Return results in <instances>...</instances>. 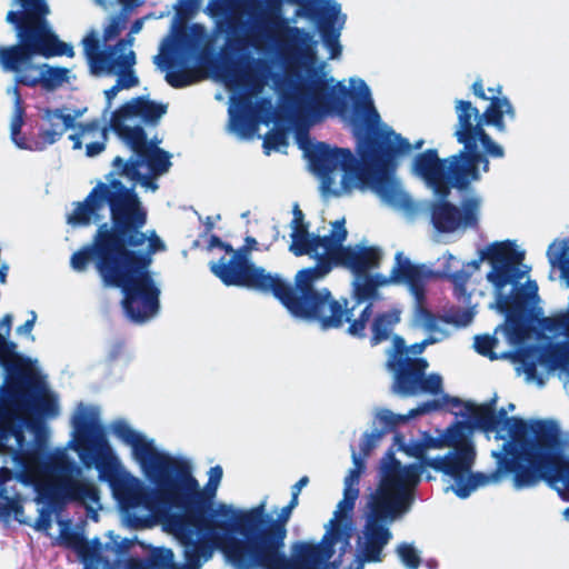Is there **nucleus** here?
<instances>
[{
	"mask_svg": "<svg viewBox=\"0 0 569 569\" xmlns=\"http://www.w3.org/2000/svg\"><path fill=\"white\" fill-rule=\"evenodd\" d=\"M81 44L93 76L117 77L116 83L104 90L106 107L101 117L132 154L127 160L117 156L106 181H99L68 216L67 221L73 227L99 224L92 241L72 253L70 266L76 272H84L92 263L104 287L120 288L127 316H158L161 280L149 268L152 256L164 251L166 244L153 230L141 231L147 211L136 193V186L156 192L157 180L172 166L171 154L159 148L160 141L148 140L143 129V126H156L167 112V106L136 97L111 111L119 91L139 84L136 56L116 58L100 52V38L94 30Z\"/></svg>",
	"mask_w": 569,
	"mask_h": 569,
	"instance_id": "f257e3e1",
	"label": "nucleus"
},
{
	"mask_svg": "<svg viewBox=\"0 0 569 569\" xmlns=\"http://www.w3.org/2000/svg\"><path fill=\"white\" fill-rule=\"evenodd\" d=\"M351 86L356 80H351ZM348 88L326 70L296 72L288 56L287 132L293 129L299 148L311 171L320 179L325 194L333 189L335 173L342 171L341 190L370 187L381 199L395 200L397 156L410 149L409 140L389 127H379L367 83Z\"/></svg>",
	"mask_w": 569,
	"mask_h": 569,
	"instance_id": "f03ea898",
	"label": "nucleus"
},
{
	"mask_svg": "<svg viewBox=\"0 0 569 569\" xmlns=\"http://www.w3.org/2000/svg\"><path fill=\"white\" fill-rule=\"evenodd\" d=\"M108 429L130 447L142 473L157 486L134 530L162 526L180 541L188 565L196 569L210 560L217 549L236 569H284V507L274 510L276 517L266 512L264 500L242 510L237 532L246 540L226 539L221 528L193 517L204 498L189 458L159 448L154 439L126 419L113 420Z\"/></svg>",
	"mask_w": 569,
	"mask_h": 569,
	"instance_id": "7ed1b4c3",
	"label": "nucleus"
},
{
	"mask_svg": "<svg viewBox=\"0 0 569 569\" xmlns=\"http://www.w3.org/2000/svg\"><path fill=\"white\" fill-rule=\"evenodd\" d=\"M511 441L502 446L503 452H493L497 467L491 472H471L452 490L461 499L468 498L479 487L500 483L505 476L512 475L517 490L532 488L545 481L556 488L557 451L559 428L552 420L527 421L512 417Z\"/></svg>",
	"mask_w": 569,
	"mask_h": 569,
	"instance_id": "20e7f679",
	"label": "nucleus"
},
{
	"mask_svg": "<svg viewBox=\"0 0 569 569\" xmlns=\"http://www.w3.org/2000/svg\"><path fill=\"white\" fill-rule=\"evenodd\" d=\"M16 480L32 487L34 501L40 506L32 527L48 532L53 518H58L66 503L77 501L86 507L87 516L98 521L102 509L101 492L98 486L80 479L82 469L69 456L66 448H56L52 453L34 455L31 460H17Z\"/></svg>",
	"mask_w": 569,
	"mask_h": 569,
	"instance_id": "39448f33",
	"label": "nucleus"
},
{
	"mask_svg": "<svg viewBox=\"0 0 569 569\" xmlns=\"http://www.w3.org/2000/svg\"><path fill=\"white\" fill-rule=\"evenodd\" d=\"M21 12L9 11L7 21L16 26L20 44L0 47V66L3 71L12 72L17 84L33 87L38 83L54 89L71 77V70L36 63L34 56L73 57L72 44L59 40L46 19L50 9L46 0H18Z\"/></svg>",
	"mask_w": 569,
	"mask_h": 569,
	"instance_id": "423d86ee",
	"label": "nucleus"
},
{
	"mask_svg": "<svg viewBox=\"0 0 569 569\" xmlns=\"http://www.w3.org/2000/svg\"><path fill=\"white\" fill-rule=\"evenodd\" d=\"M343 242L333 244L330 254L319 256L313 267L298 271L293 286L287 282V311L297 319L317 323L322 330L341 329L347 311L328 288L318 289L316 281L328 274L333 266L361 278L378 269L382 260L378 247L343 246Z\"/></svg>",
	"mask_w": 569,
	"mask_h": 569,
	"instance_id": "0eeeda50",
	"label": "nucleus"
},
{
	"mask_svg": "<svg viewBox=\"0 0 569 569\" xmlns=\"http://www.w3.org/2000/svg\"><path fill=\"white\" fill-rule=\"evenodd\" d=\"M71 426L74 450L81 462L88 469H97L99 479L108 482L122 523L133 529L147 510L157 487H148L122 465L100 425L99 407L79 403L71 417Z\"/></svg>",
	"mask_w": 569,
	"mask_h": 569,
	"instance_id": "6e6552de",
	"label": "nucleus"
},
{
	"mask_svg": "<svg viewBox=\"0 0 569 569\" xmlns=\"http://www.w3.org/2000/svg\"><path fill=\"white\" fill-rule=\"evenodd\" d=\"M219 80L231 92L228 109V131L240 140H251L261 123L271 126L263 138L266 154L284 152V87L278 83L279 106L273 108L271 98L262 96V79L241 60L224 58L214 66Z\"/></svg>",
	"mask_w": 569,
	"mask_h": 569,
	"instance_id": "1a4fd4ad",
	"label": "nucleus"
},
{
	"mask_svg": "<svg viewBox=\"0 0 569 569\" xmlns=\"http://www.w3.org/2000/svg\"><path fill=\"white\" fill-rule=\"evenodd\" d=\"M11 412L0 422V451L9 453L11 461L31 460L34 455L52 453L44 448L48 432L44 420L60 415L58 396L44 385L17 388L9 395Z\"/></svg>",
	"mask_w": 569,
	"mask_h": 569,
	"instance_id": "9d476101",
	"label": "nucleus"
},
{
	"mask_svg": "<svg viewBox=\"0 0 569 569\" xmlns=\"http://www.w3.org/2000/svg\"><path fill=\"white\" fill-rule=\"evenodd\" d=\"M293 6L292 17L287 18V50L291 66L296 72L311 69L325 70L326 64L318 62V41L311 31L295 26L298 19L309 21L320 36L323 46L329 50V59L341 56L340 37L347 21L341 6L336 0H287Z\"/></svg>",
	"mask_w": 569,
	"mask_h": 569,
	"instance_id": "9b49d317",
	"label": "nucleus"
},
{
	"mask_svg": "<svg viewBox=\"0 0 569 569\" xmlns=\"http://www.w3.org/2000/svg\"><path fill=\"white\" fill-rule=\"evenodd\" d=\"M202 0H179L177 16L192 14L199 10ZM282 0H209L204 9L216 22L219 32L229 33L240 16L246 18L247 34L259 49L277 47L284 50V18Z\"/></svg>",
	"mask_w": 569,
	"mask_h": 569,
	"instance_id": "f8f14e48",
	"label": "nucleus"
},
{
	"mask_svg": "<svg viewBox=\"0 0 569 569\" xmlns=\"http://www.w3.org/2000/svg\"><path fill=\"white\" fill-rule=\"evenodd\" d=\"M457 126L455 137L463 146L459 151L477 168L488 172L490 163L488 157L503 158V148L495 142L486 132L483 126H493L499 132L506 131L503 116L510 120L516 118V110L507 97H492L483 113L473 107L470 101H456Z\"/></svg>",
	"mask_w": 569,
	"mask_h": 569,
	"instance_id": "ddd939ff",
	"label": "nucleus"
},
{
	"mask_svg": "<svg viewBox=\"0 0 569 569\" xmlns=\"http://www.w3.org/2000/svg\"><path fill=\"white\" fill-rule=\"evenodd\" d=\"M351 298L356 305L366 303L363 309L355 317V306L348 308V299L339 300L346 306L343 326L348 323L346 332L359 340H368L371 347L389 341L391 331L401 321V309L398 307L373 312V305L380 299V293L367 276L355 278L351 283Z\"/></svg>",
	"mask_w": 569,
	"mask_h": 569,
	"instance_id": "4468645a",
	"label": "nucleus"
},
{
	"mask_svg": "<svg viewBox=\"0 0 569 569\" xmlns=\"http://www.w3.org/2000/svg\"><path fill=\"white\" fill-rule=\"evenodd\" d=\"M481 259H488L492 266V270L488 272L487 279L498 292L499 308L507 315L510 335L517 339H522L526 329L522 318L517 317V315L525 310V298L520 293L503 296L502 290L507 284L521 277L518 272V266L522 263L525 252L517 250L512 241L506 240L493 242L482 253Z\"/></svg>",
	"mask_w": 569,
	"mask_h": 569,
	"instance_id": "2eb2a0df",
	"label": "nucleus"
},
{
	"mask_svg": "<svg viewBox=\"0 0 569 569\" xmlns=\"http://www.w3.org/2000/svg\"><path fill=\"white\" fill-rule=\"evenodd\" d=\"M216 36L208 32L200 23L179 28L174 34L166 37L159 47V53L153 57L156 67L166 71V81L173 88H186L196 83L199 78L191 70L172 69L177 56H198L204 58L214 52Z\"/></svg>",
	"mask_w": 569,
	"mask_h": 569,
	"instance_id": "dca6fc26",
	"label": "nucleus"
},
{
	"mask_svg": "<svg viewBox=\"0 0 569 569\" xmlns=\"http://www.w3.org/2000/svg\"><path fill=\"white\" fill-rule=\"evenodd\" d=\"M413 172L422 178L439 196L447 199L450 190H466L480 179V170L460 152L440 159L437 149L418 153L412 162Z\"/></svg>",
	"mask_w": 569,
	"mask_h": 569,
	"instance_id": "f3484780",
	"label": "nucleus"
},
{
	"mask_svg": "<svg viewBox=\"0 0 569 569\" xmlns=\"http://www.w3.org/2000/svg\"><path fill=\"white\" fill-rule=\"evenodd\" d=\"M370 281L379 288L393 284H406L415 298L413 321L428 332L440 331L439 318L427 307L426 289L428 282L435 277V273L425 264H415L403 252L399 251L395 256V264L389 276L381 273L367 274Z\"/></svg>",
	"mask_w": 569,
	"mask_h": 569,
	"instance_id": "a211bd4d",
	"label": "nucleus"
},
{
	"mask_svg": "<svg viewBox=\"0 0 569 569\" xmlns=\"http://www.w3.org/2000/svg\"><path fill=\"white\" fill-rule=\"evenodd\" d=\"M421 469L417 463L402 466L389 450L382 460L381 482L371 501L407 511L412 501V489L420 482Z\"/></svg>",
	"mask_w": 569,
	"mask_h": 569,
	"instance_id": "6ab92c4d",
	"label": "nucleus"
},
{
	"mask_svg": "<svg viewBox=\"0 0 569 569\" xmlns=\"http://www.w3.org/2000/svg\"><path fill=\"white\" fill-rule=\"evenodd\" d=\"M369 508L370 511L363 528L362 553L367 561L378 562L381 561V552L385 546L391 539L387 522L395 520L405 511L387 507L382 502L376 503L372 501H370Z\"/></svg>",
	"mask_w": 569,
	"mask_h": 569,
	"instance_id": "aec40b11",
	"label": "nucleus"
},
{
	"mask_svg": "<svg viewBox=\"0 0 569 569\" xmlns=\"http://www.w3.org/2000/svg\"><path fill=\"white\" fill-rule=\"evenodd\" d=\"M480 202L477 198H468L462 202V211L453 203L441 199L431 208V222L442 233L456 231L459 227L478 228Z\"/></svg>",
	"mask_w": 569,
	"mask_h": 569,
	"instance_id": "412c9836",
	"label": "nucleus"
},
{
	"mask_svg": "<svg viewBox=\"0 0 569 569\" xmlns=\"http://www.w3.org/2000/svg\"><path fill=\"white\" fill-rule=\"evenodd\" d=\"M345 218L336 220L332 223V229L327 236L310 234L307 229L291 230V243L289 250L296 256L309 254L318 260L321 254H330L333 244H339L340 241H346L348 232L345 227Z\"/></svg>",
	"mask_w": 569,
	"mask_h": 569,
	"instance_id": "4be33fe9",
	"label": "nucleus"
},
{
	"mask_svg": "<svg viewBox=\"0 0 569 569\" xmlns=\"http://www.w3.org/2000/svg\"><path fill=\"white\" fill-rule=\"evenodd\" d=\"M451 446L453 450L443 457L432 458L428 463L429 468L451 477L455 480V486H459L473 466L476 451L472 443L467 440L458 441L456 439L455 445Z\"/></svg>",
	"mask_w": 569,
	"mask_h": 569,
	"instance_id": "5701e85b",
	"label": "nucleus"
},
{
	"mask_svg": "<svg viewBox=\"0 0 569 569\" xmlns=\"http://www.w3.org/2000/svg\"><path fill=\"white\" fill-rule=\"evenodd\" d=\"M336 538L325 535L320 543L295 542L296 560L287 557V569H328L327 563L335 555Z\"/></svg>",
	"mask_w": 569,
	"mask_h": 569,
	"instance_id": "b1692460",
	"label": "nucleus"
},
{
	"mask_svg": "<svg viewBox=\"0 0 569 569\" xmlns=\"http://www.w3.org/2000/svg\"><path fill=\"white\" fill-rule=\"evenodd\" d=\"M252 266L250 250H232L217 261L209 262L210 271L226 286L243 287Z\"/></svg>",
	"mask_w": 569,
	"mask_h": 569,
	"instance_id": "393cba45",
	"label": "nucleus"
},
{
	"mask_svg": "<svg viewBox=\"0 0 569 569\" xmlns=\"http://www.w3.org/2000/svg\"><path fill=\"white\" fill-rule=\"evenodd\" d=\"M387 369L393 375L392 390L403 397L416 396L420 378L429 363L425 358H406L387 361Z\"/></svg>",
	"mask_w": 569,
	"mask_h": 569,
	"instance_id": "a878e982",
	"label": "nucleus"
},
{
	"mask_svg": "<svg viewBox=\"0 0 569 569\" xmlns=\"http://www.w3.org/2000/svg\"><path fill=\"white\" fill-rule=\"evenodd\" d=\"M465 408L471 423L485 432L507 430L511 438L512 421H508L512 417L507 416V411L501 408L496 411V399L482 405L466 402Z\"/></svg>",
	"mask_w": 569,
	"mask_h": 569,
	"instance_id": "bb28decb",
	"label": "nucleus"
},
{
	"mask_svg": "<svg viewBox=\"0 0 569 569\" xmlns=\"http://www.w3.org/2000/svg\"><path fill=\"white\" fill-rule=\"evenodd\" d=\"M8 266L3 263L0 269V281H6ZM13 317L7 313L0 320V370L3 377H12L20 371V356L17 352V345L9 340Z\"/></svg>",
	"mask_w": 569,
	"mask_h": 569,
	"instance_id": "cd10ccee",
	"label": "nucleus"
},
{
	"mask_svg": "<svg viewBox=\"0 0 569 569\" xmlns=\"http://www.w3.org/2000/svg\"><path fill=\"white\" fill-rule=\"evenodd\" d=\"M243 287L263 295H271L284 306V279L280 273L267 271L252 262Z\"/></svg>",
	"mask_w": 569,
	"mask_h": 569,
	"instance_id": "c85d7f7f",
	"label": "nucleus"
},
{
	"mask_svg": "<svg viewBox=\"0 0 569 569\" xmlns=\"http://www.w3.org/2000/svg\"><path fill=\"white\" fill-rule=\"evenodd\" d=\"M94 549L93 553L91 555L94 557L97 555V558L103 562L101 559V543L98 540L93 541ZM104 563H108L109 567L112 569H117L114 563H110L108 561H104ZM141 567L142 569H180L178 563L174 560V553L169 548H154L150 556H149V563L148 566L143 565L140 561L130 559L127 562L126 569H133V567Z\"/></svg>",
	"mask_w": 569,
	"mask_h": 569,
	"instance_id": "c756f323",
	"label": "nucleus"
},
{
	"mask_svg": "<svg viewBox=\"0 0 569 569\" xmlns=\"http://www.w3.org/2000/svg\"><path fill=\"white\" fill-rule=\"evenodd\" d=\"M81 114V112H72L69 108L47 110L44 118L50 128L43 131L42 137L50 144L57 142L67 130L76 128L74 121Z\"/></svg>",
	"mask_w": 569,
	"mask_h": 569,
	"instance_id": "7c9ffc66",
	"label": "nucleus"
},
{
	"mask_svg": "<svg viewBox=\"0 0 569 569\" xmlns=\"http://www.w3.org/2000/svg\"><path fill=\"white\" fill-rule=\"evenodd\" d=\"M241 511L242 509H239L233 505L222 502L217 503L212 509V518L220 522L219 525H214V527L222 529V532L226 535V539L233 538L230 532H237ZM209 523L211 525V522Z\"/></svg>",
	"mask_w": 569,
	"mask_h": 569,
	"instance_id": "2f4dec72",
	"label": "nucleus"
},
{
	"mask_svg": "<svg viewBox=\"0 0 569 569\" xmlns=\"http://www.w3.org/2000/svg\"><path fill=\"white\" fill-rule=\"evenodd\" d=\"M569 239L553 240L547 250V258L552 268H558L561 278L569 287Z\"/></svg>",
	"mask_w": 569,
	"mask_h": 569,
	"instance_id": "473e14b6",
	"label": "nucleus"
},
{
	"mask_svg": "<svg viewBox=\"0 0 569 569\" xmlns=\"http://www.w3.org/2000/svg\"><path fill=\"white\" fill-rule=\"evenodd\" d=\"M112 130L108 122L102 121V117L98 120H93L87 124H80L77 131L69 136L72 141V148L74 150L81 149L82 146L87 147V143L97 141L98 134L96 131H109Z\"/></svg>",
	"mask_w": 569,
	"mask_h": 569,
	"instance_id": "72a5a7b5",
	"label": "nucleus"
},
{
	"mask_svg": "<svg viewBox=\"0 0 569 569\" xmlns=\"http://www.w3.org/2000/svg\"><path fill=\"white\" fill-rule=\"evenodd\" d=\"M150 17L151 16H146L143 18L137 19L132 23L130 32L127 34L124 39L119 40L113 47H100V52L110 54L116 58L120 56L128 57L129 54L136 56L134 51L132 50V46L134 43V36L141 32L144 21Z\"/></svg>",
	"mask_w": 569,
	"mask_h": 569,
	"instance_id": "f704fd0d",
	"label": "nucleus"
},
{
	"mask_svg": "<svg viewBox=\"0 0 569 569\" xmlns=\"http://www.w3.org/2000/svg\"><path fill=\"white\" fill-rule=\"evenodd\" d=\"M563 501H569V457H566L558 445L556 488Z\"/></svg>",
	"mask_w": 569,
	"mask_h": 569,
	"instance_id": "c9c22d12",
	"label": "nucleus"
},
{
	"mask_svg": "<svg viewBox=\"0 0 569 569\" xmlns=\"http://www.w3.org/2000/svg\"><path fill=\"white\" fill-rule=\"evenodd\" d=\"M109 535V538H110V541L107 542V543H102L98 538H94L92 539L91 541H87L83 546H82V558H83V561L86 560L87 557L91 556L93 553V549H94V545H93V541L94 540H98L100 543H101V559L103 561H108L110 563H114L116 565V568L119 569L120 567V560L117 559L114 561H110L106 556H104V552H108V551H111L112 553H114L116 556H118L119 553V549H120V546L118 545L117 540L116 539H119V536H116V538L113 537L112 535V531H109L108 532Z\"/></svg>",
	"mask_w": 569,
	"mask_h": 569,
	"instance_id": "e433bc0d",
	"label": "nucleus"
},
{
	"mask_svg": "<svg viewBox=\"0 0 569 569\" xmlns=\"http://www.w3.org/2000/svg\"><path fill=\"white\" fill-rule=\"evenodd\" d=\"M128 19L129 12L128 9H126L124 7L118 14L111 16L108 20L107 26L103 29V42H108L118 37L120 32L126 28Z\"/></svg>",
	"mask_w": 569,
	"mask_h": 569,
	"instance_id": "4c0bfd02",
	"label": "nucleus"
},
{
	"mask_svg": "<svg viewBox=\"0 0 569 569\" xmlns=\"http://www.w3.org/2000/svg\"><path fill=\"white\" fill-rule=\"evenodd\" d=\"M0 499L3 500L2 509L9 515L13 513L16 519L20 522L28 523L21 519L24 510L22 506V499L19 493L10 495L6 487L0 486Z\"/></svg>",
	"mask_w": 569,
	"mask_h": 569,
	"instance_id": "58836bf2",
	"label": "nucleus"
},
{
	"mask_svg": "<svg viewBox=\"0 0 569 569\" xmlns=\"http://www.w3.org/2000/svg\"><path fill=\"white\" fill-rule=\"evenodd\" d=\"M396 552L401 560V562L408 569H418L421 565V558L417 551V549L408 542H401L398 545Z\"/></svg>",
	"mask_w": 569,
	"mask_h": 569,
	"instance_id": "ea45409f",
	"label": "nucleus"
},
{
	"mask_svg": "<svg viewBox=\"0 0 569 569\" xmlns=\"http://www.w3.org/2000/svg\"><path fill=\"white\" fill-rule=\"evenodd\" d=\"M442 391V378L438 373L422 375L418 382V393L438 395Z\"/></svg>",
	"mask_w": 569,
	"mask_h": 569,
	"instance_id": "a19ab883",
	"label": "nucleus"
},
{
	"mask_svg": "<svg viewBox=\"0 0 569 569\" xmlns=\"http://www.w3.org/2000/svg\"><path fill=\"white\" fill-rule=\"evenodd\" d=\"M498 345L497 338L490 335H480L475 337V349L476 351L489 358L490 360L498 359V356L493 352V348Z\"/></svg>",
	"mask_w": 569,
	"mask_h": 569,
	"instance_id": "79ce46f5",
	"label": "nucleus"
},
{
	"mask_svg": "<svg viewBox=\"0 0 569 569\" xmlns=\"http://www.w3.org/2000/svg\"><path fill=\"white\" fill-rule=\"evenodd\" d=\"M355 507V502L351 501L349 497L343 496V499L338 503V510L335 512V519L330 520V523L332 526L331 531L327 532L326 535H329V537L335 533L336 542L338 541L341 529L340 525L338 522V519L345 517L348 512H350Z\"/></svg>",
	"mask_w": 569,
	"mask_h": 569,
	"instance_id": "37998d69",
	"label": "nucleus"
},
{
	"mask_svg": "<svg viewBox=\"0 0 569 569\" xmlns=\"http://www.w3.org/2000/svg\"><path fill=\"white\" fill-rule=\"evenodd\" d=\"M445 277L453 284L455 295L458 298H465L467 293V284L470 279V273L465 270H457L451 273H446Z\"/></svg>",
	"mask_w": 569,
	"mask_h": 569,
	"instance_id": "c03bdc74",
	"label": "nucleus"
},
{
	"mask_svg": "<svg viewBox=\"0 0 569 569\" xmlns=\"http://www.w3.org/2000/svg\"><path fill=\"white\" fill-rule=\"evenodd\" d=\"M457 430H449L446 437H432L430 435L425 433L421 439L426 450L428 449H440L445 446L455 445V440L458 438Z\"/></svg>",
	"mask_w": 569,
	"mask_h": 569,
	"instance_id": "a18cd8bd",
	"label": "nucleus"
},
{
	"mask_svg": "<svg viewBox=\"0 0 569 569\" xmlns=\"http://www.w3.org/2000/svg\"><path fill=\"white\" fill-rule=\"evenodd\" d=\"M402 449L408 456L413 457L419 461L418 466L421 470L427 467L429 468L428 462H430L432 458L427 456V450L421 440L412 441L408 446L402 447Z\"/></svg>",
	"mask_w": 569,
	"mask_h": 569,
	"instance_id": "49530a36",
	"label": "nucleus"
},
{
	"mask_svg": "<svg viewBox=\"0 0 569 569\" xmlns=\"http://www.w3.org/2000/svg\"><path fill=\"white\" fill-rule=\"evenodd\" d=\"M389 340H391L392 342V350L389 353L387 361L395 360L396 362L409 358L407 355L408 347L406 345V341L401 336L395 333V329L391 331Z\"/></svg>",
	"mask_w": 569,
	"mask_h": 569,
	"instance_id": "de8ad7c7",
	"label": "nucleus"
},
{
	"mask_svg": "<svg viewBox=\"0 0 569 569\" xmlns=\"http://www.w3.org/2000/svg\"><path fill=\"white\" fill-rule=\"evenodd\" d=\"M21 373V370L14 375L18 376ZM1 376H3V372L1 371ZM3 378V385L0 386V389H3L6 392L2 397H0V420L6 421L11 412V406L9 405V395L11 391H13L14 389H17L18 387H14V388H11V389H7L6 388V385L8 383V380L10 378H13L12 377H8V378Z\"/></svg>",
	"mask_w": 569,
	"mask_h": 569,
	"instance_id": "09e8293b",
	"label": "nucleus"
},
{
	"mask_svg": "<svg viewBox=\"0 0 569 569\" xmlns=\"http://www.w3.org/2000/svg\"><path fill=\"white\" fill-rule=\"evenodd\" d=\"M96 134H98L97 141L87 143V147H86V156L89 158L99 156L106 149V146H107V141H108L107 131H96Z\"/></svg>",
	"mask_w": 569,
	"mask_h": 569,
	"instance_id": "8fccbe9b",
	"label": "nucleus"
},
{
	"mask_svg": "<svg viewBox=\"0 0 569 569\" xmlns=\"http://www.w3.org/2000/svg\"><path fill=\"white\" fill-rule=\"evenodd\" d=\"M352 460L355 467L349 470L348 475L345 478V487H357L360 480V475L363 469V462L360 458L353 452Z\"/></svg>",
	"mask_w": 569,
	"mask_h": 569,
	"instance_id": "3c124183",
	"label": "nucleus"
},
{
	"mask_svg": "<svg viewBox=\"0 0 569 569\" xmlns=\"http://www.w3.org/2000/svg\"><path fill=\"white\" fill-rule=\"evenodd\" d=\"M107 358L111 362L123 360V362L127 363L130 360V356L126 352L123 343L119 340H116L109 345Z\"/></svg>",
	"mask_w": 569,
	"mask_h": 569,
	"instance_id": "603ef678",
	"label": "nucleus"
},
{
	"mask_svg": "<svg viewBox=\"0 0 569 569\" xmlns=\"http://www.w3.org/2000/svg\"><path fill=\"white\" fill-rule=\"evenodd\" d=\"M378 421L380 423V429H378L380 432H383V436H386L389 432L396 431L398 428L396 420L393 418V412L390 410H383L378 416Z\"/></svg>",
	"mask_w": 569,
	"mask_h": 569,
	"instance_id": "864d4df0",
	"label": "nucleus"
},
{
	"mask_svg": "<svg viewBox=\"0 0 569 569\" xmlns=\"http://www.w3.org/2000/svg\"><path fill=\"white\" fill-rule=\"evenodd\" d=\"M383 437V432H380L378 429H375L369 433H365L361 443L362 453L368 455L371 450H373L377 447L378 442Z\"/></svg>",
	"mask_w": 569,
	"mask_h": 569,
	"instance_id": "5fc2aeb1",
	"label": "nucleus"
},
{
	"mask_svg": "<svg viewBox=\"0 0 569 569\" xmlns=\"http://www.w3.org/2000/svg\"><path fill=\"white\" fill-rule=\"evenodd\" d=\"M222 475H223V471L220 466L211 467L208 471L209 479H208V482L206 486V491L214 495L220 482H221Z\"/></svg>",
	"mask_w": 569,
	"mask_h": 569,
	"instance_id": "6e6d98bb",
	"label": "nucleus"
},
{
	"mask_svg": "<svg viewBox=\"0 0 569 569\" xmlns=\"http://www.w3.org/2000/svg\"><path fill=\"white\" fill-rule=\"evenodd\" d=\"M60 538L67 542L76 543L78 535L73 531L72 522L70 520L58 519Z\"/></svg>",
	"mask_w": 569,
	"mask_h": 569,
	"instance_id": "4d7b16f0",
	"label": "nucleus"
},
{
	"mask_svg": "<svg viewBox=\"0 0 569 569\" xmlns=\"http://www.w3.org/2000/svg\"><path fill=\"white\" fill-rule=\"evenodd\" d=\"M23 126V109L22 107L13 108L10 118V136H18Z\"/></svg>",
	"mask_w": 569,
	"mask_h": 569,
	"instance_id": "13d9d810",
	"label": "nucleus"
},
{
	"mask_svg": "<svg viewBox=\"0 0 569 569\" xmlns=\"http://www.w3.org/2000/svg\"><path fill=\"white\" fill-rule=\"evenodd\" d=\"M29 316H30V318L28 320H26L24 323L17 327L16 333L18 336L28 337L33 341L34 337L32 335V330H33V327L37 321V313H36V311L31 310V311H29Z\"/></svg>",
	"mask_w": 569,
	"mask_h": 569,
	"instance_id": "bf43d9fd",
	"label": "nucleus"
},
{
	"mask_svg": "<svg viewBox=\"0 0 569 569\" xmlns=\"http://www.w3.org/2000/svg\"><path fill=\"white\" fill-rule=\"evenodd\" d=\"M0 453L6 456V460H4L6 463L12 465V469L7 468V467H2L0 469V486H3L6 482H8L12 479L16 480V466L12 463L9 453L3 452V451H0Z\"/></svg>",
	"mask_w": 569,
	"mask_h": 569,
	"instance_id": "052dcab7",
	"label": "nucleus"
},
{
	"mask_svg": "<svg viewBox=\"0 0 569 569\" xmlns=\"http://www.w3.org/2000/svg\"><path fill=\"white\" fill-rule=\"evenodd\" d=\"M441 408V402L438 400H429L420 403L417 408L411 409V416H421L429 413Z\"/></svg>",
	"mask_w": 569,
	"mask_h": 569,
	"instance_id": "680f3d73",
	"label": "nucleus"
},
{
	"mask_svg": "<svg viewBox=\"0 0 569 569\" xmlns=\"http://www.w3.org/2000/svg\"><path fill=\"white\" fill-rule=\"evenodd\" d=\"M246 39L242 37H228L227 43L221 49L223 54H228L230 51H237L246 46Z\"/></svg>",
	"mask_w": 569,
	"mask_h": 569,
	"instance_id": "e2e57ef3",
	"label": "nucleus"
},
{
	"mask_svg": "<svg viewBox=\"0 0 569 569\" xmlns=\"http://www.w3.org/2000/svg\"><path fill=\"white\" fill-rule=\"evenodd\" d=\"M292 213H293V219L291 221V229L292 230H295V228H297V229H307L308 228V223L305 222V214L301 211V209L299 208L298 203L293 204Z\"/></svg>",
	"mask_w": 569,
	"mask_h": 569,
	"instance_id": "0e129e2a",
	"label": "nucleus"
},
{
	"mask_svg": "<svg viewBox=\"0 0 569 569\" xmlns=\"http://www.w3.org/2000/svg\"><path fill=\"white\" fill-rule=\"evenodd\" d=\"M436 342H438V339L432 336H429L425 340L413 343L410 347H408V352L410 351L413 355H420L423 352V350L426 349L427 346L433 345Z\"/></svg>",
	"mask_w": 569,
	"mask_h": 569,
	"instance_id": "69168bd1",
	"label": "nucleus"
},
{
	"mask_svg": "<svg viewBox=\"0 0 569 569\" xmlns=\"http://www.w3.org/2000/svg\"><path fill=\"white\" fill-rule=\"evenodd\" d=\"M84 569H112L108 563L101 562L97 555L94 557L89 556L84 560ZM133 569H142L141 567H133Z\"/></svg>",
	"mask_w": 569,
	"mask_h": 569,
	"instance_id": "338daca9",
	"label": "nucleus"
},
{
	"mask_svg": "<svg viewBox=\"0 0 569 569\" xmlns=\"http://www.w3.org/2000/svg\"><path fill=\"white\" fill-rule=\"evenodd\" d=\"M471 90H472V93L481 99V100H488L490 102V98L489 96L486 94V91H485V87H483V82L481 79H477L472 86H471Z\"/></svg>",
	"mask_w": 569,
	"mask_h": 569,
	"instance_id": "774afa93",
	"label": "nucleus"
}]
</instances>
